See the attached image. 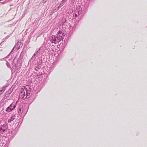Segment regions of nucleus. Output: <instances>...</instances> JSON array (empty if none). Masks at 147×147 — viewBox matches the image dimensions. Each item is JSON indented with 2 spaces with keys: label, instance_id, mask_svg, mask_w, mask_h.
<instances>
[{
  "label": "nucleus",
  "instance_id": "obj_9",
  "mask_svg": "<svg viewBox=\"0 0 147 147\" xmlns=\"http://www.w3.org/2000/svg\"><path fill=\"white\" fill-rule=\"evenodd\" d=\"M42 47H40L39 49L36 51L34 54H35V55L36 57H38L39 54L40 52V50H41Z\"/></svg>",
  "mask_w": 147,
  "mask_h": 147
},
{
  "label": "nucleus",
  "instance_id": "obj_2",
  "mask_svg": "<svg viewBox=\"0 0 147 147\" xmlns=\"http://www.w3.org/2000/svg\"><path fill=\"white\" fill-rule=\"evenodd\" d=\"M20 93V97L23 99L28 98L30 97L31 92L29 86L28 85L22 88Z\"/></svg>",
  "mask_w": 147,
  "mask_h": 147
},
{
  "label": "nucleus",
  "instance_id": "obj_5",
  "mask_svg": "<svg viewBox=\"0 0 147 147\" xmlns=\"http://www.w3.org/2000/svg\"><path fill=\"white\" fill-rule=\"evenodd\" d=\"M16 107L15 105L13 103H12L6 108L5 111L7 112H9L13 110Z\"/></svg>",
  "mask_w": 147,
  "mask_h": 147
},
{
  "label": "nucleus",
  "instance_id": "obj_1",
  "mask_svg": "<svg viewBox=\"0 0 147 147\" xmlns=\"http://www.w3.org/2000/svg\"><path fill=\"white\" fill-rule=\"evenodd\" d=\"M65 34L62 30H59L55 36L53 35L49 38V39L52 43H58L61 40L63 39Z\"/></svg>",
  "mask_w": 147,
  "mask_h": 147
},
{
  "label": "nucleus",
  "instance_id": "obj_12",
  "mask_svg": "<svg viewBox=\"0 0 147 147\" xmlns=\"http://www.w3.org/2000/svg\"><path fill=\"white\" fill-rule=\"evenodd\" d=\"M6 87H3L2 88H0V95L2 94L5 90Z\"/></svg>",
  "mask_w": 147,
  "mask_h": 147
},
{
  "label": "nucleus",
  "instance_id": "obj_27",
  "mask_svg": "<svg viewBox=\"0 0 147 147\" xmlns=\"http://www.w3.org/2000/svg\"><path fill=\"white\" fill-rule=\"evenodd\" d=\"M67 0H63L62 1L65 3V2H66L67 1Z\"/></svg>",
  "mask_w": 147,
  "mask_h": 147
},
{
  "label": "nucleus",
  "instance_id": "obj_4",
  "mask_svg": "<svg viewBox=\"0 0 147 147\" xmlns=\"http://www.w3.org/2000/svg\"><path fill=\"white\" fill-rule=\"evenodd\" d=\"M7 125L6 123L1 125L0 127V135L5 133V132L7 131Z\"/></svg>",
  "mask_w": 147,
  "mask_h": 147
},
{
  "label": "nucleus",
  "instance_id": "obj_19",
  "mask_svg": "<svg viewBox=\"0 0 147 147\" xmlns=\"http://www.w3.org/2000/svg\"><path fill=\"white\" fill-rule=\"evenodd\" d=\"M33 61H32V60L30 59L29 61L28 65H30L33 63Z\"/></svg>",
  "mask_w": 147,
  "mask_h": 147
},
{
  "label": "nucleus",
  "instance_id": "obj_3",
  "mask_svg": "<svg viewBox=\"0 0 147 147\" xmlns=\"http://www.w3.org/2000/svg\"><path fill=\"white\" fill-rule=\"evenodd\" d=\"M41 63L39 64L38 66L35 67V69L36 71V72H35L34 74L36 73L37 75V76L35 75V77L39 76L42 74V73L40 72L41 70H42V69L41 68Z\"/></svg>",
  "mask_w": 147,
  "mask_h": 147
},
{
  "label": "nucleus",
  "instance_id": "obj_7",
  "mask_svg": "<svg viewBox=\"0 0 147 147\" xmlns=\"http://www.w3.org/2000/svg\"><path fill=\"white\" fill-rule=\"evenodd\" d=\"M18 110V113L20 114H22V113H23V110H24V108L23 107H21L20 106L19 107Z\"/></svg>",
  "mask_w": 147,
  "mask_h": 147
},
{
  "label": "nucleus",
  "instance_id": "obj_31",
  "mask_svg": "<svg viewBox=\"0 0 147 147\" xmlns=\"http://www.w3.org/2000/svg\"><path fill=\"white\" fill-rule=\"evenodd\" d=\"M73 29L74 30H75V29H76V28H75L74 27L73 28Z\"/></svg>",
  "mask_w": 147,
  "mask_h": 147
},
{
  "label": "nucleus",
  "instance_id": "obj_30",
  "mask_svg": "<svg viewBox=\"0 0 147 147\" xmlns=\"http://www.w3.org/2000/svg\"><path fill=\"white\" fill-rule=\"evenodd\" d=\"M4 59V58H3V59H0V61H2V60H3V59Z\"/></svg>",
  "mask_w": 147,
  "mask_h": 147
},
{
  "label": "nucleus",
  "instance_id": "obj_11",
  "mask_svg": "<svg viewBox=\"0 0 147 147\" xmlns=\"http://www.w3.org/2000/svg\"><path fill=\"white\" fill-rule=\"evenodd\" d=\"M25 54L24 51H22L20 54V56L19 57V59H22L23 58Z\"/></svg>",
  "mask_w": 147,
  "mask_h": 147
},
{
  "label": "nucleus",
  "instance_id": "obj_16",
  "mask_svg": "<svg viewBox=\"0 0 147 147\" xmlns=\"http://www.w3.org/2000/svg\"><path fill=\"white\" fill-rule=\"evenodd\" d=\"M64 3L62 1L61 2V3L60 4L59 6L58 7V8H60L62 6H63L64 5Z\"/></svg>",
  "mask_w": 147,
  "mask_h": 147
},
{
  "label": "nucleus",
  "instance_id": "obj_14",
  "mask_svg": "<svg viewBox=\"0 0 147 147\" xmlns=\"http://www.w3.org/2000/svg\"><path fill=\"white\" fill-rule=\"evenodd\" d=\"M28 110L26 111V109L25 108H24V110H23V113H22V114L23 115L25 116V115L26 114Z\"/></svg>",
  "mask_w": 147,
  "mask_h": 147
},
{
  "label": "nucleus",
  "instance_id": "obj_32",
  "mask_svg": "<svg viewBox=\"0 0 147 147\" xmlns=\"http://www.w3.org/2000/svg\"><path fill=\"white\" fill-rule=\"evenodd\" d=\"M41 61H42V57H41ZM41 63H42V62H41Z\"/></svg>",
  "mask_w": 147,
  "mask_h": 147
},
{
  "label": "nucleus",
  "instance_id": "obj_20",
  "mask_svg": "<svg viewBox=\"0 0 147 147\" xmlns=\"http://www.w3.org/2000/svg\"><path fill=\"white\" fill-rule=\"evenodd\" d=\"M6 64L7 67H10V64L7 61H6Z\"/></svg>",
  "mask_w": 147,
  "mask_h": 147
},
{
  "label": "nucleus",
  "instance_id": "obj_24",
  "mask_svg": "<svg viewBox=\"0 0 147 147\" xmlns=\"http://www.w3.org/2000/svg\"><path fill=\"white\" fill-rule=\"evenodd\" d=\"M52 65H53V67H52L51 68L53 69L55 67V66L54 64H53V63H52Z\"/></svg>",
  "mask_w": 147,
  "mask_h": 147
},
{
  "label": "nucleus",
  "instance_id": "obj_28",
  "mask_svg": "<svg viewBox=\"0 0 147 147\" xmlns=\"http://www.w3.org/2000/svg\"><path fill=\"white\" fill-rule=\"evenodd\" d=\"M13 67H16V65L15 63H14L13 64Z\"/></svg>",
  "mask_w": 147,
  "mask_h": 147
},
{
  "label": "nucleus",
  "instance_id": "obj_17",
  "mask_svg": "<svg viewBox=\"0 0 147 147\" xmlns=\"http://www.w3.org/2000/svg\"><path fill=\"white\" fill-rule=\"evenodd\" d=\"M66 22V19L65 18H63L61 20V22L62 24H63V23H65Z\"/></svg>",
  "mask_w": 147,
  "mask_h": 147
},
{
  "label": "nucleus",
  "instance_id": "obj_13",
  "mask_svg": "<svg viewBox=\"0 0 147 147\" xmlns=\"http://www.w3.org/2000/svg\"><path fill=\"white\" fill-rule=\"evenodd\" d=\"M10 94L8 92H6L5 94V96L4 97L5 99H6L10 95Z\"/></svg>",
  "mask_w": 147,
  "mask_h": 147
},
{
  "label": "nucleus",
  "instance_id": "obj_23",
  "mask_svg": "<svg viewBox=\"0 0 147 147\" xmlns=\"http://www.w3.org/2000/svg\"><path fill=\"white\" fill-rule=\"evenodd\" d=\"M74 17L75 18H77L78 16V14L75 13V14L74 15Z\"/></svg>",
  "mask_w": 147,
  "mask_h": 147
},
{
  "label": "nucleus",
  "instance_id": "obj_6",
  "mask_svg": "<svg viewBox=\"0 0 147 147\" xmlns=\"http://www.w3.org/2000/svg\"><path fill=\"white\" fill-rule=\"evenodd\" d=\"M49 47V45L48 43L47 42L45 43V42H44L43 44L40 47H42L41 49L44 51L47 50Z\"/></svg>",
  "mask_w": 147,
  "mask_h": 147
},
{
  "label": "nucleus",
  "instance_id": "obj_15",
  "mask_svg": "<svg viewBox=\"0 0 147 147\" xmlns=\"http://www.w3.org/2000/svg\"><path fill=\"white\" fill-rule=\"evenodd\" d=\"M67 25V22L63 23V24H62V26L63 28H66L65 26Z\"/></svg>",
  "mask_w": 147,
  "mask_h": 147
},
{
  "label": "nucleus",
  "instance_id": "obj_29",
  "mask_svg": "<svg viewBox=\"0 0 147 147\" xmlns=\"http://www.w3.org/2000/svg\"><path fill=\"white\" fill-rule=\"evenodd\" d=\"M9 37V36H6L5 38H6V39H7V38H8Z\"/></svg>",
  "mask_w": 147,
  "mask_h": 147
},
{
  "label": "nucleus",
  "instance_id": "obj_22",
  "mask_svg": "<svg viewBox=\"0 0 147 147\" xmlns=\"http://www.w3.org/2000/svg\"><path fill=\"white\" fill-rule=\"evenodd\" d=\"M37 57L35 55V54H34L33 55V56H32V58H33V59H34L35 60V59H36V57Z\"/></svg>",
  "mask_w": 147,
  "mask_h": 147
},
{
  "label": "nucleus",
  "instance_id": "obj_10",
  "mask_svg": "<svg viewBox=\"0 0 147 147\" xmlns=\"http://www.w3.org/2000/svg\"><path fill=\"white\" fill-rule=\"evenodd\" d=\"M19 49V48L18 47H16V46H15L14 47L13 49H12V51H11V53L9 54H10L11 53H12V52L16 51Z\"/></svg>",
  "mask_w": 147,
  "mask_h": 147
},
{
  "label": "nucleus",
  "instance_id": "obj_21",
  "mask_svg": "<svg viewBox=\"0 0 147 147\" xmlns=\"http://www.w3.org/2000/svg\"><path fill=\"white\" fill-rule=\"evenodd\" d=\"M87 11V8H85L84 10H83V13H85Z\"/></svg>",
  "mask_w": 147,
  "mask_h": 147
},
{
  "label": "nucleus",
  "instance_id": "obj_18",
  "mask_svg": "<svg viewBox=\"0 0 147 147\" xmlns=\"http://www.w3.org/2000/svg\"><path fill=\"white\" fill-rule=\"evenodd\" d=\"M13 91V89H11V88L10 89H9L8 91H7V92H8V93L10 94H11V93L12 92V91Z\"/></svg>",
  "mask_w": 147,
  "mask_h": 147
},
{
  "label": "nucleus",
  "instance_id": "obj_8",
  "mask_svg": "<svg viewBox=\"0 0 147 147\" xmlns=\"http://www.w3.org/2000/svg\"><path fill=\"white\" fill-rule=\"evenodd\" d=\"M16 119V116L15 115H14L13 116H11L8 120V122L10 123L11 121H13L15 119Z\"/></svg>",
  "mask_w": 147,
  "mask_h": 147
},
{
  "label": "nucleus",
  "instance_id": "obj_26",
  "mask_svg": "<svg viewBox=\"0 0 147 147\" xmlns=\"http://www.w3.org/2000/svg\"><path fill=\"white\" fill-rule=\"evenodd\" d=\"M30 60H32L33 61H34V60H35L34 59H33L32 57L30 59Z\"/></svg>",
  "mask_w": 147,
  "mask_h": 147
},
{
  "label": "nucleus",
  "instance_id": "obj_25",
  "mask_svg": "<svg viewBox=\"0 0 147 147\" xmlns=\"http://www.w3.org/2000/svg\"><path fill=\"white\" fill-rule=\"evenodd\" d=\"M78 16H79L80 15L81 13V11H78Z\"/></svg>",
  "mask_w": 147,
  "mask_h": 147
}]
</instances>
